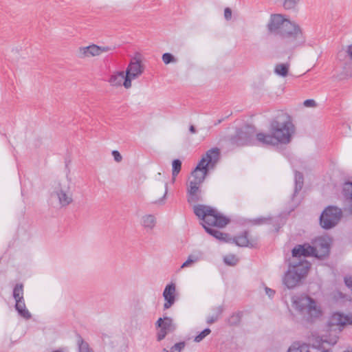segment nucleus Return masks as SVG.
<instances>
[{"label": "nucleus", "instance_id": "a18cd8bd", "mask_svg": "<svg viewBox=\"0 0 352 352\" xmlns=\"http://www.w3.org/2000/svg\"><path fill=\"white\" fill-rule=\"evenodd\" d=\"M265 293L270 298H272L274 296L275 291L270 288L265 287Z\"/></svg>", "mask_w": 352, "mask_h": 352}, {"label": "nucleus", "instance_id": "7c9ffc66", "mask_svg": "<svg viewBox=\"0 0 352 352\" xmlns=\"http://www.w3.org/2000/svg\"><path fill=\"white\" fill-rule=\"evenodd\" d=\"M186 342L184 341L177 342L172 346L170 349L164 348L162 352H182L186 346Z\"/></svg>", "mask_w": 352, "mask_h": 352}, {"label": "nucleus", "instance_id": "49530a36", "mask_svg": "<svg viewBox=\"0 0 352 352\" xmlns=\"http://www.w3.org/2000/svg\"><path fill=\"white\" fill-rule=\"evenodd\" d=\"M189 131L190 132V133L195 134L197 133V129L194 125H190L189 127Z\"/></svg>", "mask_w": 352, "mask_h": 352}, {"label": "nucleus", "instance_id": "6ab92c4d", "mask_svg": "<svg viewBox=\"0 0 352 352\" xmlns=\"http://www.w3.org/2000/svg\"><path fill=\"white\" fill-rule=\"evenodd\" d=\"M98 45H91L87 47H81L78 50V56L81 58L99 56Z\"/></svg>", "mask_w": 352, "mask_h": 352}, {"label": "nucleus", "instance_id": "37998d69", "mask_svg": "<svg viewBox=\"0 0 352 352\" xmlns=\"http://www.w3.org/2000/svg\"><path fill=\"white\" fill-rule=\"evenodd\" d=\"M98 53L99 56L102 54L103 52H107L110 50H111V48L108 46H98Z\"/></svg>", "mask_w": 352, "mask_h": 352}, {"label": "nucleus", "instance_id": "ea45409f", "mask_svg": "<svg viewBox=\"0 0 352 352\" xmlns=\"http://www.w3.org/2000/svg\"><path fill=\"white\" fill-rule=\"evenodd\" d=\"M112 155L113 156L114 160L116 162H120L122 160V157L118 151H113Z\"/></svg>", "mask_w": 352, "mask_h": 352}, {"label": "nucleus", "instance_id": "7ed1b4c3", "mask_svg": "<svg viewBox=\"0 0 352 352\" xmlns=\"http://www.w3.org/2000/svg\"><path fill=\"white\" fill-rule=\"evenodd\" d=\"M220 157V150L218 148L209 149L202 157L201 160L191 173L190 182H196L201 185L210 169H213Z\"/></svg>", "mask_w": 352, "mask_h": 352}, {"label": "nucleus", "instance_id": "a878e982", "mask_svg": "<svg viewBox=\"0 0 352 352\" xmlns=\"http://www.w3.org/2000/svg\"><path fill=\"white\" fill-rule=\"evenodd\" d=\"M287 352H310L309 345L294 342L288 349Z\"/></svg>", "mask_w": 352, "mask_h": 352}, {"label": "nucleus", "instance_id": "2eb2a0df", "mask_svg": "<svg viewBox=\"0 0 352 352\" xmlns=\"http://www.w3.org/2000/svg\"><path fill=\"white\" fill-rule=\"evenodd\" d=\"M175 291L176 287L174 283H171L166 286L163 292V296L166 301L164 304V309H169L175 303Z\"/></svg>", "mask_w": 352, "mask_h": 352}, {"label": "nucleus", "instance_id": "dca6fc26", "mask_svg": "<svg viewBox=\"0 0 352 352\" xmlns=\"http://www.w3.org/2000/svg\"><path fill=\"white\" fill-rule=\"evenodd\" d=\"M309 244L298 245L296 246L292 251V258L291 261H299L300 260L306 261L302 258V256L306 257L311 256L309 250H308Z\"/></svg>", "mask_w": 352, "mask_h": 352}, {"label": "nucleus", "instance_id": "9b49d317", "mask_svg": "<svg viewBox=\"0 0 352 352\" xmlns=\"http://www.w3.org/2000/svg\"><path fill=\"white\" fill-rule=\"evenodd\" d=\"M51 196L58 200L61 207H66L73 201L72 194L69 192V187H63L59 183L54 186Z\"/></svg>", "mask_w": 352, "mask_h": 352}, {"label": "nucleus", "instance_id": "20e7f679", "mask_svg": "<svg viewBox=\"0 0 352 352\" xmlns=\"http://www.w3.org/2000/svg\"><path fill=\"white\" fill-rule=\"evenodd\" d=\"M309 268L310 263L307 261H289L288 270L282 278L283 285L289 289H294L305 277Z\"/></svg>", "mask_w": 352, "mask_h": 352}, {"label": "nucleus", "instance_id": "393cba45", "mask_svg": "<svg viewBox=\"0 0 352 352\" xmlns=\"http://www.w3.org/2000/svg\"><path fill=\"white\" fill-rule=\"evenodd\" d=\"M343 195L349 201V206L352 212V182H346L343 186Z\"/></svg>", "mask_w": 352, "mask_h": 352}, {"label": "nucleus", "instance_id": "a19ab883", "mask_svg": "<svg viewBox=\"0 0 352 352\" xmlns=\"http://www.w3.org/2000/svg\"><path fill=\"white\" fill-rule=\"evenodd\" d=\"M304 105L306 107H314L316 106L315 100L312 99H308L304 101Z\"/></svg>", "mask_w": 352, "mask_h": 352}, {"label": "nucleus", "instance_id": "cd10ccee", "mask_svg": "<svg viewBox=\"0 0 352 352\" xmlns=\"http://www.w3.org/2000/svg\"><path fill=\"white\" fill-rule=\"evenodd\" d=\"M289 65L288 63H281L276 65L274 72L276 74L285 77L287 75Z\"/></svg>", "mask_w": 352, "mask_h": 352}, {"label": "nucleus", "instance_id": "58836bf2", "mask_svg": "<svg viewBox=\"0 0 352 352\" xmlns=\"http://www.w3.org/2000/svg\"><path fill=\"white\" fill-rule=\"evenodd\" d=\"M300 0H284L283 7L287 10L294 9Z\"/></svg>", "mask_w": 352, "mask_h": 352}, {"label": "nucleus", "instance_id": "c9c22d12", "mask_svg": "<svg viewBox=\"0 0 352 352\" xmlns=\"http://www.w3.org/2000/svg\"><path fill=\"white\" fill-rule=\"evenodd\" d=\"M162 60L166 65L177 61V58L170 53H164L162 55Z\"/></svg>", "mask_w": 352, "mask_h": 352}, {"label": "nucleus", "instance_id": "72a5a7b5", "mask_svg": "<svg viewBox=\"0 0 352 352\" xmlns=\"http://www.w3.org/2000/svg\"><path fill=\"white\" fill-rule=\"evenodd\" d=\"M199 260V256L195 254L189 255L188 259L182 265V268L188 267L192 266L195 263Z\"/></svg>", "mask_w": 352, "mask_h": 352}, {"label": "nucleus", "instance_id": "c756f323", "mask_svg": "<svg viewBox=\"0 0 352 352\" xmlns=\"http://www.w3.org/2000/svg\"><path fill=\"white\" fill-rule=\"evenodd\" d=\"M182 168V162L181 160L176 159L174 160L172 162V176H173V182L175 181V177L179 173Z\"/></svg>", "mask_w": 352, "mask_h": 352}, {"label": "nucleus", "instance_id": "f03ea898", "mask_svg": "<svg viewBox=\"0 0 352 352\" xmlns=\"http://www.w3.org/2000/svg\"><path fill=\"white\" fill-rule=\"evenodd\" d=\"M270 131L272 133L278 144H286L290 142L295 127L290 116L280 111L271 122Z\"/></svg>", "mask_w": 352, "mask_h": 352}, {"label": "nucleus", "instance_id": "473e14b6", "mask_svg": "<svg viewBox=\"0 0 352 352\" xmlns=\"http://www.w3.org/2000/svg\"><path fill=\"white\" fill-rule=\"evenodd\" d=\"M241 319V313H235L229 317L228 319V323L231 326H236L240 323Z\"/></svg>", "mask_w": 352, "mask_h": 352}, {"label": "nucleus", "instance_id": "a211bd4d", "mask_svg": "<svg viewBox=\"0 0 352 352\" xmlns=\"http://www.w3.org/2000/svg\"><path fill=\"white\" fill-rule=\"evenodd\" d=\"M257 142L263 146H276L278 145L276 139L274 138L272 133H258L256 135Z\"/></svg>", "mask_w": 352, "mask_h": 352}, {"label": "nucleus", "instance_id": "e433bc0d", "mask_svg": "<svg viewBox=\"0 0 352 352\" xmlns=\"http://www.w3.org/2000/svg\"><path fill=\"white\" fill-rule=\"evenodd\" d=\"M270 220V217H258L251 220V223L255 226H260L268 223Z\"/></svg>", "mask_w": 352, "mask_h": 352}, {"label": "nucleus", "instance_id": "9d476101", "mask_svg": "<svg viewBox=\"0 0 352 352\" xmlns=\"http://www.w3.org/2000/svg\"><path fill=\"white\" fill-rule=\"evenodd\" d=\"M254 129L251 126H245L236 131V135L231 138L232 144L244 146L253 144Z\"/></svg>", "mask_w": 352, "mask_h": 352}, {"label": "nucleus", "instance_id": "bb28decb", "mask_svg": "<svg viewBox=\"0 0 352 352\" xmlns=\"http://www.w3.org/2000/svg\"><path fill=\"white\" fill-rule=\"evenodd\" d=\"M303 186V175L301 173L296 171L295 173V189L294 195L295 196L301 190Z\"/></svg>", "mask_w": 352, "mask_h": 352}, {"label": "nucleus", "instance_id": "6e6552de", "mask_svg": "<svg viewBox=\"0 0 352 352\" xmlns=\"http://www.w3.org/2000/svg\"><path fill=\"white\" fill-rule=\"evenodd\" d=\"M144 67L142 64L141 60L137 57L131 58L126 69V77L124 80L123 86L126 89H129L131 87V81L133 79L138 78L144 72Z\"/></svg>", "mask_w": 352, "mask_h": 352}, {"label": "nucleus", "instance_id": "2f4dec72", "mask_svg": "<svg viewBox=\"0 0 352 352\" xmlns=\"http://www.w3.org/2000/svg\"><path fill=\"white\" fill-rule=\"evenodd\" d=\"M223 311V307L222 306H218L217 307V314H212V315L209 316L207 318V320H206L207 323L208 324H211L214 323L216 321H217L219 318L221 316V315L222 314Z\"/></svg>", "mask_w": 352, "mask_h": 352}, {"label": "nucleus", "instance_id": "8fccbe9b", "mask_svg": "<svg viewBox=\"0 0 352 352\" xmlns=\"http://www.w3.org/2000/svg\"><path fill=\"white\" fill-rule=\"evenodd\" d=\"M344 352H352V351H344Z\"/></svg>", "mask_w": 352, "mask_h": 352}, {"label": "nucleus", "instance_id": "f8f14e48", "mask_svg": "<svg viewBox=\"0 0 352 352\" xmlns=\"http://www.w3.org/2000/svg\"><path fill=\"white\" fill-rule=\"evenodd\" d=\"M308 250L311 256L322 259L329 255L330 247L327 240L320 238L314 242V245H309Z\"/></svg>", "mask_w": 352, "mask_h": 352}, {"label": "nucleus", "instance_id": "4c0bfd02", "mask_svg": "<svg viewBox=\"0 0 352 352\" xmlns=\"http://www.w3.org/2000/svg\"><path fill=\"white\" fill-rule=\"evenodd\" d=\"M211 332V330L209 328H206L203 330L199 334H198L194 339V341L196 342H199L203 340L207 336H208Z\"/></svg>", "mask_w": 352, "mask_h": 352}, {"label": "nucleus", "instance_id": "aec40b11", "mask_svg": "<svg viewBox=\"0 0 352 352\" xmlns=\"http://www.w3.org/2000/svg\"><path fill=\"white\" fill-rule=\"evenodd\" d=\"M126 74L124 72H116L111 76L109 82L111 86L120 87L125 80Z\"/></svg>", "mask_w": 352, "mask_h": 352}, {"label": "nucleus", "instance_id": "423d86ee", "mask_svg": "<svg viewBox=\"0 0 352 352\" xmlns=\"http://www.w3.org/2000/svg\"><path fill=\"white\" fill-rule=\"evenodd\" d=\"M294 309L302 315H307V320L318 318L322 316V310L316 301L307 295L295 296L292 298Z\"/></svg>", "mask_w": 352, "mask_h": 352}, {"label": "nucleus", "instance_id": "09e8293b", "mask_svg": "<svg viewBox=\"0 0 352 352\" xmlns=\"http://www.w3.org/2000/svg\"><path fill=\"white\" fill-rule=\"evenodd\" d=\"M212 311H213V312H214V313H213L214 314H217V307H214V308L212 309Z\"/></svg>", "mask_w": 352, "mask_h": 352}, {"label": "nucleus", "instance_id": "b1692460", "mask_svg": "<svg viewBox=\"0 0 352 352\" xmlns=\"http://www.w3.org/2000/svg\"><path fill=\"white\" fill-rule=\"evenodd\" d=\"M156 224V219L153 214H146L142 217V225L148 230H152Z\"/></svg>", "mask_w": 352, "mask_h": 352}, {"label": "nucleus", "instance_id": "4be33fe9", "mask_svg": "<svg viewBox=\"0 0 352 352\" xmlns=\"http://www.w3.org/2000/svg\"><path fill=\"white\" fill-rule=\"evenodd\" d=\"M15 309L19 314L25 320H29L31 318L32 315L27 309L24 300L16 301Z\"/></svg>", "mask_w": 352, "mask_h": 352}, {"label": "nucleus", "instance_id": "c85d7f7f", "mask_svg": "<svg viewBox=\"0 0 352 352\" xmlns=\"http://www.w3.org/2000/svg\"><path fill=\"white\" fill-rule=\"evenodd\" d=\"M13 297L15 301L23 300V284H16L13 289Z\"/></svg>", "mask_w": 352, "mask_h": 352}, {"label": "nucleus", "instance_id": "ddd939ff", "mask_svg": "<svg viewBox=\"0 0 352 352\" xmlns=\"http://www.w3.org/2000/svg\"><path fill=\"white\" fill-rule=\"evenodd\" d=\"M155 325L156 327L160 328L157 333V341L162 340L167 334L173 332L175 329V325L172 318L169 317H164V318H160L157 320Z\"/></svg>", "mask_w": 352, "mask_h": 352}, {"label": "nucleus", "instance_id": "5701e85b", "mask_svg": "<svg viewBox=\"0 0 352 352\" xmlns=\"http://www.w3.org/2000/svg\"><path fill=\"white\" fill-rule=\"evenodd\" d=\"M76 343L78 352H94L89 344L80 334L76 335Z\"/></svg>", "mask_w": 352, "mask_h": 352}, {"label": "nucleus", "instance_id": "f257e3e1", "mask_svg": "<svg viewBox=\"0 0 352 352\" xmlns=\"http://www.w3.org/2000/svg\"><path fill=\"white\" fill-rule=\"evenodd\" d=\"M267 28L272 34L281 38L287 53L290 55L289 58L294 50L305 42V38L300 26L285 19L281 14H272Z\"/></svg>", "mask_w": 352, "mask_h": 352}, {"label": "nucleus", "instance_id": "1a4fd4ad", "mask_svg": "<svg viewBox=\"0 0 352 352\" xmlns=\"http://www.w3.org/2000/svg\"><path fill=\"white\" fill-rule=\"evenodd\" d=\"M349 324H352V315L340 312L333 313L329 318L327 327L330 331H342Z\"/></svg>", "mask_w": 352, "mask_h": 352}, {"label": "nucleus", "instance_id": "f3484780", "mask_svg": "<svg viewBox=\"0 0 352 352\" xmlns=\"http://www.w3.org/2000/svg\"><path fill=\"white\" fill-rule=\"evenodd\" d=\"M233 242L240 247H250L254 248L256 245V240L249 239L248 232H243L241 234L235 236L232 239Z\"/></svg>", "mask_w": 352, "mask_h": 352}, {"label": "nucleus", "instance_id": "79ce46f5", "mask_svg": "<svg viewBox=\"0 0 352 352\" xmlns=\"http://www.w3.org/2000/svg\"><path fill=\"white\" fill-rule=\"evenodd\" d=\"M224 17L226 20H230L232 17V10L229 8H226L224 10Z\"/></svg>", "mask_w": 352, "mask_h": 352}, {"label": "nucleus", "instance_id": "39448f33", "mask_svg": "<svg viewBox=\"0 0 352 352\" xmlns=\"http://www.w3.org/2000/svg\"><path fill=\"white\" fill-rule=\"evenodd\" d=\"M193 211L196 216L202 220V226L204 225L212 228L213 226L223 228L228 223L229 219L220 214L217 211L208 206L198 204L193 207Z\"/></svg>", "mask_w": 352, "mask_h": 352}, {"label": "nucleus", "instance_id": "de8ad7c7", "mask_svg": "<svg viewBox=\"0 0 352 352\" xmlns=\"http://www.w3.org/2000/svg\"><path fill=\"white\" fill-rule=\"evenodd\" d=\"M348 53L350 57L352 58V44L348 48Z\"/></svg>", "mask_w": 352, "mask_h": 352}, {"label": "nucleus", "instance_id": "4468645a", "mask_svg": "<svg viewBox=\"0 0 352 352\" xmlns=\"http://www.w3.org/2000/svg\"><path fill=\"white\" fill-rule=\"evenodd\" d=\"M200 186L196 182H188L187 201L189 204L196 203L202 200Z\"/></svg>", "mask_w": 352, "mask_h": 352}, {"label": "nucleus", "instance_id": "412c9836", "mask_svg": "<svg viewBox=\"0 0 352 352\" xmlns=\"http://www.w3.org/2000/svg\"><path fill=\"white\" fill-rule=\"evenodd\" d=\"M204 229L209 234L213 236L217 239H219V241L224 242L229 241L228 234L220 232L219 230H217L215 228L208 227L205 225Z\"/></svg>", "mask_w": 352, "mask_h": 352}, {"label": "nucleus", "instance_id": "c03bdc74", "mask_svg": "<svg viewBox=\"0 0 352 352\" xmlns=\"http://www.w3.org/2000/svg\"><path fill=\"white\" fill-rule=\"evenodd\" d=\"M164 188H165V190H164V192L162 198L159 199L158 201H156L155 203L161 204V203L164 202V200L166 198V195H167V192H168V185H167V184H165Z\"/></svg>", "mask_w": 352, "mask_h": 352}, {"label": "nucleus", "instance_id": "0eeeda50", "mask_svg": "<svg viewBox=\"0 0 352 352\" xmlns=\"http://www.w3.org/2000/svg\"><path fill=\"white\" fill-rule=\"evenodd\" d=\"M342 215L341 209L335 206H328L320 217V223L322 228L329 230L335 227Z\"/></svg>", "mask_w": 352, "mask_h": 352}, {"label": "nucleus", "instance_id": "f704fd0d", "mask_svg": "<svg viewBox=\"0 0 352 352\" xmlns=\"http://www.w3.org/2000/svg\"><path fill=\"white\" fill-rule=\"evenodd\" d=\"M223 261L226 265L234 266L239 262V258L234 254H228L224 256Z\"/></svg>", "mask_w": 352, "mask_h": 352}]
</instances>
